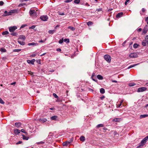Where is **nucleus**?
I'll list each match as a JSON object with an SVG mask.
<instances>
[{
  "mask_svg": "<svg viewBox=\"0 0 148 148\" xmlns=\"http://www.w3.org/2000/svg\"><path fill=\"white\" fill-rule=\"evenodd\" d=\"M53 95L56 98H58V96L55 93H53Z\"/></svg>",
  "mask_w": 148,
  "mask_h": 148,
  "instance_id": "40",
  "label": "nucleus"
},
{
  "mask_svg": "<svg viewBox=\"0 0 148 148\" xmlns=\"http://www.w3.org/2000/svg\"><path fill=\"white\" fill-rule=\"evenodd\" d=\"M73 0H66V1H65V2L66 3H69L71 2Z\"/></svg>",
  "mask_w": 148,
  "mask_h": 148,
  "instance_id": "46",
  "label": "nucleus"
},
{
  "mask_svg": "<svg viewBox=\"0 0 148 148\" xmlns=\"http://www.w3.org/2000/svg\"><path fill=\"white\" fill-rule=\"evenodd\" d=\"M54 71V70H49V72H53Z\"/></svg>",
  "mask_w": 148,
  "mask_h": 148,
  "instance_id": "60",
  "label": "nucleus"
},
{
  "mask_svg": "<svg viewBox=\"0 0 148 148\" xmlns=\"http://www.w3.org/2000/svg\"><path fill=\"white\" fill-rule=\"evenodd\" d=\"M4 4V2L3 1H0V5L2 6Z\"/></svg>",
  "mask_w": 148,
  "mask_h": 148,
  "instance_id": "48",
  "label": "nucleus"
},
{
  "mask_svg": "<svg viewBox=\"0 0 148 148\" xmlns=\"http://www.w3.org/2000/svg\"><path fill=\"white\" fill-rule=\"evenodd\" d=\"M100 92L101 94H103L105 92V90L103 88H101L100 89Z\"/></svg>",
  "mask_w": 148,
  "mask_h": 148,
  "instance_id": "27",
  "label": "nucleus"
},
{
  "mask_svg": "<svg viewBox=\"0 0 148 148\" xmlns=\"http://www.w3.org/2000/svg\"><path fill=\"white\" fill-rule=\"evenodd\" d=\"M35 60L33 59L32 60H27V62L28 63L31 64H34Z\"/></svg>",
  "mask_w": 148,
  "mask_h": 148,
  "instance_id": "11",
  "label": "nucleus"
},
{
  "mask_svg": "<svg viewBox=\"0 0 148 148\" xmlns=\"http://www.w3.org/2000/svg\"><path fill=\"white\" fill-rule=\"evenodd\" d=\"M18 39H22L23 40H24L25 39V37L24 35H21L19 36Z\"/></svg>",
  "mask_w": 148,
  "mask_h": 148,
  "instance_id": "12",
  "label": "nucleus"
},
{
  "mask_svg": "<svg viewBox=\"0 0 148 148\" xmlns=\"http://www.w3.org/2000/svg\"><path fill=\"white\" fill-rule=\"evenodd\" d=\"M68 29H70L72 31H74L75 29L74 27L71 26L68 27Z\"/></svg>",
  "mask_w": 148,
  "mask_h": 148,
  "instance_id": "29",
  "label": "nucleus"
},
{
  "mask_svg": "<svg viewBox=\"0 0 148 148\" xmlns=\"http://www.w3.org/2000/svg\"><path fill=\"white\" fill-rule=\"evenodd\" d=\"M87 25L88 26H90L93 24V23L91 21H89L87 23Z\"/></svg>",
  "mask_w": 148,
  "mask_h": 148,
  "instance_id": "34",
  "label": "nucleus"
},
{
  "mask_svg": "<svg viewBox=\"0 0 148 148\" xmlns=\"http://www.w3.org/2000/svg\"><path fill=\"white\" fill-rule=\"evenodd\" d=\"M58 116H53L51 117V119L52 120H56Z\"/></svg>",
  "mask_w": 148,
  "mask_h": 148,
  "instance_id": "22",
  "label": "nucleus"
},
{
  "mask_svg": "<svg viewBox=\"0 0 148 148\" xmlns=\"http://www.w3.org/2000/svg\"><path fill=\"white\" fill-rule=\"evenodd\" d=\"M15 125L18 128L21 126V124L20 123H16Z\"/></svg>",
  "mask_w": 148,
  "mask_h": 148,
  "instance_id": "17",
  "label": "nucleus"
},
{
  "mask_svg": "<svg viewBox=\"0 0 148 148\" xmlns=\"http://www.w3.org/2000/svg\"><path fill=\"white\" fill-rule=\"evenodd\" d=\"M142 29L140 28H139L138 29V31L139 32H140L142 31Z\"/></svg>",
  "mask_w": 148,
  "mask_h": 148,
  "instance_id": "63",
  "label": "nucleus"
},
{
  "mask_svg": "<svg viewBox=\"0 0 148 148\" xmlns=\"http://www.w3.org/2000/svg\"><path fill=\"white\" fill-rule=\"evenodd\" d=\"M95 73H93V74H92V76H91V78H93V77L95 76Z\"/></svg>",
  "mask_w": 148,
  "mask_h": 148,
  "instance_id": "59",
  "label": "nucleus"
},
{
  "mask_svg": "<svg viewBox=\"0 0 148 148\" xmlns=\"http://www.w3.org/2000/svg\"><path fill=\"white\" fill-rule=\"evenodd\" d=\"M9 33V32L8 31H5L4 32H3L2 33V34L3 35H7Z\"/></svg>",
  "mask_w": 148,
  "mask_h": 148,
  "instance_id": "30",
  "label": "nucleus"
},
{
  "mask_svg": "<svg viewBox=\"0 0 148 148\" xmlns=\"http://www.w3.org/2000/svg\"><path fill=\"white\" fill-rule=\"evenodd\" d=\"M121 105H122V104H121L120 103V104L117 105V106H116L117 108H118L120 107V106Z\"/></svg>",
  "mask_w": 148,
  "mask_h": 148,
  "instance_id": "50",
  "label": "nucleus"
},
{
  "mask_svg": "<svg viewBox=\"0 0 148 148\" xmlns=\"http://www.w3.org/2000/svg\"><path fill=\"white\" fill-rule=\"evenodd\" d=\"M44 42L42 40H41L39 41V42Z\"/></svg>",
  "mask_w": 148,
  "mask_h": 148,
  "instance_id": "62",
  "label": "nucleus"
},
{
  "mask_svg": "<svg viewBox=\"0 0 148 148\" xmlns=\"http://www.w3.org/2000/svg\"><path fill=\"white\" fill-rule=\"evenodd\" d=\"M22 136H23V140H27L29 139V137H28L26 136H25L24 135H22Z\"/></svg>",
  "mask_w": 148,
  "mask_h": 148,
  "instance_id": "28",
  "label": "nucleus"
},
{
  "mask_svg": "<svg viewBox=\"0 0 148 148\" xmlns=\"http://www.w3.org/2000/svg\"><path fill=\"white\" fill-rule=\"evenodd\" d=\"M16 82H13V83H11V84L12 85L15 84H16Z\"/></svg>",
  "mask_w": 148,
  "mask_h": 148,
  "instance_id": "61",
  "label": "nucleus"
},
{
  "mask_svg": "<svg viewBox=\"0 0 148 148\" xmlns=\"http://www.w3.org/2000/svg\"><path fill=\"white\" fill-rule=\"evenodd\" d=\"M18 42L21 45H24L25 44V42L23 41H21L20 40H18Z\"/></svg>",
  "mask_w": 148,
  "mask_h": 148,
  "instance_id": "21",
  "label": "nucleus"
},
{
  "mask_svg": "<svg viewBox=\"0 0 148 148\" xmlns=\"http://www.w3.org/2000/svg\"><path fill=\"white\" fill-rule=\"evenodd\" d=\"M139 63H138V64H133V65H131L130 66H129L128 68H127V69H130V68H132L133 67H134L135 66H136V65H138V64H139Z\"/></svg>",
  "mask_w": 148,
  "mask_h": 148,
  "instance_id": "23",
  "label": "nucleus"
},
{
  "mask_svg": "<svg viewBox=\"0 0 148 148\" xmlns=\"http://www.w3.org/2000/svg\"><path fill=\"white\" fill-rule=\"evenodd\" d=\"M75 3L76 4H78L80 2V0H75L74 1Z\"/></svg>",
  "mask_w": 148,
  "mask_h": 148,
  "instance_id": "35",
  "label": "nucleus"
},
{
  "mask_svg": "<svg viewBox=\"0 0 148 148\" xmlns=\"http://www.w3.org/2000/svg\"><path fill=\"white\" fill-rule=\"evenodd\" d=\"M4 102L3 101L2 99L0 98V103L4 104Z\"/></svg>",
  "mask_w": 148,
  "mask_h": 148,
  "instance_id": "41",
  "label": "nucleus"
},
{
  "mask_svg": "<svg viewBox=\"0 0 148 148\" xmlns=\"http://www.w3.org/2000/svg\"><path fill=\"white\" fill-rule=\"evenodd\" d=\"M129 86H135L136 84L134 83H131L129 84Z\"/></svg>",
  "mask_w": 148,
  "mask_h": 148,
  "instance_id": "32",
  "label": "nucleus"
},
{
  "mask_svg": "<svg viewBox=\"0 0 148 148\" xmlns=\"http://www.w3.org/2000/svg\"><path fill=\"white\" fill-rule=\"evenodd\" d=\"M11 35L13 36H16L17 35V33L16 32H13L11 34Z\"/></svg>",
  "mask_w": 148,
  "mask_h": 148,
  "instance_id": "36",
  "label": "nucleus"
},
{
  "mask_svg": "<svg viewBox=\"0 0 148 148\" xmlns=\"http://www.w3.org/2000/svg\"><path fill=\"white\" fill-rule=\"evenodd\" d=\"M145 40L148 39V35L146 36L145 37Z\"/></svg>",
  "mask_w": 148,
  "mask_h": 148,
  "instance_id": "55",
  "label": "nucleus"
},
{
  "mask_svg": "<svg viewBox=\"0 0 148 148\" xmlns=\"http://www.w3.org/2000/svg\"><path fill=\"white\" fill-rule=\"evenodd\" d=\"M120 120L121 119L116 118L114 119L113 120V121L119 122L120 121Z\"/></svg>",
  "mask_w": 148,
  "mask_h": 148,
  "instance_id": "24",
  "label": "nucleus"
},
{
  "mask_svg": "<svg viewBox=\"0 0 148 148\" xmlns=\"http://www.w3.org/2000/svg\"><path fill=\"white\" fill-rule=\"evenodd\" d=\"M14 132L15 134H18L20 133V131L17 129H15L14 130Z\"/></svg>",
  "mask_w": 148,
  "mask_h": 148,
  "instance_id": "19",
  "label": "nucleus"
},
{
  "mask_svg": "<svg viewBox=\"0 0 148 148\" xmlns=\"http://www.w3.org/2000/svg\"><path fill=\"white\" fill-rule=\"evenodd\" d=\"M123 13L122 12H120L118 13L116 15V17L119 18L123 16Z\"/></svg>",
  "mask_w": 148,
  "mask_h": 148,
  "instance_id": "14",
  "label": "nucleus"
},
{
  "mask_svg": "<svg viewBox=\"0 0 148 148\" xmlns=\"http://www.w3.org/2000/svg\"><path fill=\"white\" fill-rule=\"evenodd\" d=\"M21 50V49H15L13 50V52H19Z\"/></svg>",
  "mask_w": 148,
  "mask_h": 148,
  "instance_id": "37",
  "label": "nucleus"
},
{
  "mask_svg": "<svg viewBox=\"0 0 148 148\" xmlns=\"http://www.w3.org/2000/svg\"><path fill=\"white\" fill-rule=\"evenodd\" d=\"M18 10L16 9L12 10L8 12L7 15H11L13 13H17L18 12Z\"/></svg>",
  "mask_w": 148,
  "mask_h": 148,
  "instance_id": "3",
  "label": "nucleus"
},
{
  "mask_svg": "<svg viewBox=\"0 0 148 148\" xmlns=\"http://www.w3.org/2000/svg\"><path fill=\"white\" fill-rule=\"evenodd\" d=\"M55 30H49L48 31V33L49 34H53L55 32Z\"/></svg>",
  "mask_w": 148,
  "mask_h": 148,
  "instance_id": "25",
  "label": "nucleus"
},
{
  "mask_svg": "<svg viewBox=\"0 0 148 148\" xmlns=\"http://www.w3.org/2000/svg\"><path fill=\"white\" fill-rule=\"evenodd\" d=\"M63 42V39L62 38V39H60V40L59 41V43H60V44H61Z\"/></svg>",
  "mask_w": 148,
  "mask_h": 148,
  "instance_id": "44",
  "label": "nucleus"
},
{
  "mask_svg": "<svg viewBox=\"0 0 148 148\" xmlns=\"http://www.w3.org/2000/svg\"><path fill=\"white\" fill-rule=\"evenodd\" d=\"M104 59L108 62H110L111 61V58L110 56L108 55H105L104 56Z\"/></svg>",
  "mask_w": 148,
  "mask_h": 148,
  "instance_id": "4",
  "label": "nucleus"
},
{
  "mask_svg": "<svg viewBox=\"0 0 148 148\" xmlns=\"http://www.w3.org/2000/svg\"><path fill=\"white\" fill-rule=\"evenodd\" d=\"M80 140L82 142H84L85 140V137L83 136H81L80 138Z\"/></svg>",
  "mask_w": 148,
  "mask_h": 148,
  "instance_id": "18",
  "label": "nucleus"
},
{
  "mask_svg": "<svg viewBox=\"0 0 148 148\" xmlns=\"http://www.w3.org/2000/svg\"><path fill=\"white\" fill-rule=\"evenodd\" d=\"M21 132H23V133H25V134L26 133H27V132H25V130L23 129H22L21 130Z\"/></svg>",
  "mask_w": 148,
  "mask_h": 148,
  "instance_id": "47",
  "label": "nucleus"
},
{
  "mask_svg": "<svg viewBox=\"0 0 148 148\" xmlns=\"http://www.w3.org/2000/svg\"><path fill=\"white\" fill-rule=\"evenodd\" d=\"M0 50L1 52H5L6 51V50L5 49H4L3 48H1Z\"/></svg>",
  "mask_w": 148,
  "mask_h": 148,
  "instance_id": "38",
  "label": "nucleus"
},
{
  "mask_svg": "<svg viewBox=\"0 0 148 148\" xmlns=\"http://www.w3.org/2000/svg\"><path fill=\"white\" fill-rule=\"evenodd\" d=\"M73 138H71L69 141H66L64 142L63 143V145L64 146H67L68 144L71 143L73 141Z\"/></svg>",
  "mask_w": 148,
  "mask_h": 148,
  "instance_id": "2",
  "label": "nucleus"
},
{
  "mask_svg": "<svg viewBox=\"0 0 148 148\" xmlns=\"http://www.w3.org/2000/svg\"><path fill=\"white\" fill-rule=\"evenodd\" d=\"M139 46V45L136 43L134 44L133 45V47L134 48H137Z\"/></svg>",
  "mask_w": 148,
  "mask_h": 148,
  "instance_id": "33",
  "label": "nucleus"
},
{
  "mask_svg": "<svg viewBox=\"0 0 148 148\" xmlns=\"http://www.w3.org/2000/svg\"><path fill=\"white\" fill-rule=\"evenodd\" d=\"M147 31L148 29L145 27H144L143 30V33L145 34L147 32Z\"/></svg>",
  "mask_w": 148,
  "mask_h": 148,
  "instance_id": "26",
  "label": "nucleus"
},
{
  "mask_svg": "<svg viewBox=\"0 0 148 148\" xmlns=\"http://www.w3.org/2000/svg\"><path fill=\"white\" fill-rule=\"evenodd\" d=\"M36 26L35 25H33L31 27H29V29H34L35 27Z\"/></svg>",
  "mask_w": 148,
  "mask_h": 148,
  "instance_id": "45",
  "label": "nucleus"
},
{
  "mask_svg": "<svg viewBox=\"0 0 148 148\" xmlns=\"http://www.w3.org/2000/svg\"><path fill=\"white\" fill-rule=\"evenodd\" d=\"M44 143H45V142H43V141H40V142H38L36 143V144L38 145L40 144H44Z\"/></svg>",
  "mask_w": 148,
  "mask_h": 148,
  "instance_id": "39",
  "label": "nucleus"
},
{
  "mask_svg": "<svg viewBox=\"0 0 148 148\" xmlns=\"http://www.w3.org/2000/svg\"><path fill=\"white\" fill-rule=\"evenodd\" d=\"M8 12L7 11H5L4 12V13L7 15V14H8Z\"/></svg>",
  "mask_w": 148,
  "mask_h": 148,
  "instance_id": "64",
  "label": "nucleus"
},
{
  "mask_svg": "<svg viewBox=\"0 0 148 148\" xmlns=\"http://www.w3.org/2000/svg\"><path fill=\"white\" fill-rule=\"evenodd\" d=\"M97 78L100 80H102L103 79V77L100 75H98L97 76Z\"/></svg>",
  "mask_w": 148,
  "mask_h": 148,
  "instance_id": "20",
  "label": "nucleus"
},
{
  "mask_svg": "<svg viewBox=\"0 0 148 148\" xmlns=\"http://www.w3.org/2000/svg\"><path fill=\"white\" fill-rule=\"evenodd\" d=\"M28 45L29 46H36L38 45V44L35 42H32L28 43Z\"/></svg>",
  "mask_w": 148,
  "mask_h": 148,
  "instance_id": "16",
  "label": "nucleus"
},
{
  "mask_svg": "<svg viewBox=\"0 0 148 148\" xmlns=\"http://www.w3.org/2000/svg\"><path fill=\"white\" fill-rule=\"evenodd\" d=\"M101 8L97 9L96 10V11L97 12H99V11H101Z\"/></svg>",
  "mask_w": 148,
  "mask_h": 148,
  "instance_id": "54",
  "label": "nucleus"
},
{
  "mask_svg": "<svg viewBox=\"0 0 148 148\" xmlns=\"http://www.w3.org/2000/svg\"><path fill=\"white\" fill-rule=\"evenodd\" d=\"M27 24L23 25L21 26L20 28H22L24 27H25L27 26Z\"/></svg>",
  "mask_w": 148,
  "mask_h": 148,
  "instance_id": "42",
  "label": "nucleus"
},
{
  "mask_svg": "<svg viewBox=\"0 0 148 148\" xmlns=\"http://www.w3.org/2000/svg\"><path fill=\"white\" fill-rule=\"evenodd\" d=\"M145 21L147 22V24L148 25V17H147L145 19Z\"/></svg>",
  "mask_w": 148,
  "mask_h": 148,
  "instance_id": "53",
  "label": "nucleus"
},
{
  "mask_svg": "<svg viewBox=\"0 0 148 148\" xmlns=\"http://www.w3.org/2000/svg\"><path fill=\"white\" fill-rule=\"evenodd\" d=\"M142 43L143 46H145L147 45H148V40H144L142 41Z\"/></svg>",
  "mask_w": 148,
  "mask_h": 148,
  "instance_id": "10",
  "label": "nucleus"
},
{
  "mask_svg": "<svg viewBox=\"0 0 148 148\" xmlns=\"http://www.w3.org/2000/svg\"><path fill=\"white\" fill-rule=\"evenodd\" d=\"M59 15H64V13H63V12H62V13H60L59 14Z\"/></svg>",
  "mask_w": 148,
  "mask_h": 148,
  "instance_id": "58",
  "label": "nucleus"
},
{
  "mask_svg": "<svg viewBox=\"0 0 148 148\" xmlns=\"http://www.w3.org/2000/svg\"><path fill=\"white\" fill-rule=\"evenodd\" d=\"M103 127V125L102 124H99L96 127L97 128H99L100 127Z\"/></svg>",
  "mask_w": 148,
  "mask_h": 148,
  "instance_id": "31",
  "label": "nucleus"
},
{
  "mask_svg": "<svg viewBox=\"0 0 148 148\" xmlns=\"http://www.w3.org/2000/svg\"><path fill=\"white\" fill-rule=\"evenodd\" d=\"M64 40V42H66L68 43L69 42V39H65Z\"/></svg>",
  "mask_w": 148,
  "mask_h": 148,
  "instance_id": "43",
  "label": "nucleus"
},
{
  "mask_svg": "<svg viewBox=\"0 0 148 148\" xmlns=\"http://www.w3.org/2000/svg\"><path fill=\"white\" fill-rule=\"evenodd\" d=\"M129 56L131 58H135L138 57V55L136 53H130Z\"/></svg>",
  "mask_w": 148,
  "mask_h": 148,
  "instance_id": "8",
  "label": "nucleus"
},
{
  "mask_svg": "<svg viewBox=\"0 0 148 148\" xmlns=\"http://www.w3.org/2000/svg\"><path fill=\"white\" fill-rule=\"evenodd\" d=\"M47 119H46L41 118L39 119V121L41 122L42 123H44L47 121Z\"/></svg>",
  "mask_w": 148,
  "mask_h": 148,
  "instance_id": "13",
  "label": "nucleus"
},
{
  "mask_svg": "<svg viewBox=\"0 0 148 148\" xmlns=\"http://www.w3.org/2000/svg\"><path fill=\"white\" fill-rule=\"evenodd\" d=\"M36 56V54H32L30 56V57H35Z\"/></svg>",
  "mask_w": 148,
  "mask_h": 148,
  "instance_id": "49",
  "label": "nucleus"
},
{
  "mask_svg": "<svg viewBox=\"0 0 148 148\" xmlns=\"http://www.w3.org/2000/svg\"><path fill=\"white\" fill-rule=\"evenodd\" d=\"M148 116V115L147 114H144L141 115L140 116V118L142 119L143 118H145Z\"/></svg>",
  "mask_w": 148,
  "mask_h": 148,
  "instance_id": "15",
  "label": "nucleus"
},
{
  "mask_svg": "<svg viewBox=\"0 0 148 148\" xmlns=\"http://www.w3.org/2000/svg\"><path fill=\"white\" fill-rule=\"evenodd\" d=\"M147 90V88L144 87L139 88H138L137 91L138 92L144 91Z\"/></svg>",
  "mask_w": 148,
  "mask_h": 148,
  "instance_id": "9",
  "label": "nucleus"
},
{
  "mask_svg": "<svg viewBox=\"0 0 148 148\" xmlns=\"http://www.w3.org/2000/svg\"><path fill=\"white\" fill-rule=\"evenodd\" d=\"M142 10L143 12H144L145 11V10L144 8H143L142 9Z\"/></svg>",
  "mask_w": 148,
  "mask_h": 148,
  "instance_id": "57",
  "label": "nucleus"
},
{
  "mask_svg": "<svg viewBox=\"0 0 148 148\" xmlns=\"http://www.w3.org/2000/svg\"><path fill=\"white\" fill-rule=\"evenodd\" d=\"M40 19L43 21H46L48 19V16L46 15H43L40 16Z\"/></svg>",
  "mask_w": 148,
  "mask_h": 148,
  "instance_id": "7",
  "label": "nucleus"
},
{
  "mask_svg": "<svg viewBox=\"0 0 148 148\" xmlns=\"http://www.w3.org/2000/svg\"><path fill=\"white\" fill-rule=\"evenodd\" d=\"M56 51H59V52H60L61 51V50L60 49V48H58V49H56Z\"/></svg>",
  "mask_w": 148,
  "mask_h": 148,
  "instance_id": "52",
  "label": "nucleus"
},
{
  "mask_svg": "<svg viewBox=\"0 0 148 148\" xmlns=\"http://www.w3.org/2000/svg\"><path fill=\"white\" fill-rule=\"evenodd\" d=\"M29 13L31 16H35L36 14L35 11L34 10H30Z\"/></svg>",
  "mask_w": 148,
  "mask_h": 148,
  "instance_id": "6",
  "label": "nucleus"
},
{
  "mask_svg": "<svg viewBox=\"0 0 148 148\" xmlns=\"http://www.w3.org/2000/svg\"><path fill=\"white\" fill-rule=\"evenodd\" d=\"M22 143V141H19L18 142L16 143V145H18V144H21Z\"/></svg>",
  "mask_w": 148,
  "mask_h": 148,
  "instance_id": "51",
  "label": "nucleus"
},
{
  "mask_svg": "<svg viewBox=\"0 0 148 148\" xmlns=\"http://www.w3.org/2000/svg\"><path fill=\"white\" fill-rule=\"evenodd\" d=\"M148 140V136L144 138L141 141L139 145L136 148H142L143 146L145 144Z\"/></svg>",
  "mask_w": 148,
  "mask_h": 148,
  "instance_id": "1",
  "label": "nucleus"
},
{
  "mask_svg": "<svg viewBox=\"0 0 148 148\" xmlns=\"http://www.w3.org/2000/svg\"><path fill=\"white\" fill-rule=\"evenodd\" d=\"M17 29L16 26H13L9 27V31L10 32H13Z\"/></svg>",
  "mask_w": 148,
  "mask_h": 148,
  "instance_id": "5",
  "label": "nucleus"
},
{
  "mask_svg": "<svg viewBox=\"0 0 148 148\" xmlns=\"http://www.w3.org/2000/svg\"><path fill=\"white\" fill-rule=\"evenodd\" d=\"M105 98V97L104 96H103L102 97H101L100 99L101 100H103L104 98Z\"/></svg>",
  "mask_w": 148,
  "mask_h": 148,
  "instance_id": "56",
  "label": "nucleus"
}]
</instances>
